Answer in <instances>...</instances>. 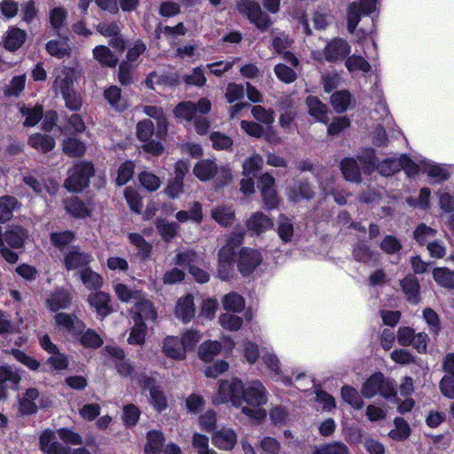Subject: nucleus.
I'll return each instance as SVG.
<instances>
[{
    "mask_svg": "<svg viewBox=\"0 0 454 454\" xmlns=\"http://www.w3.org/2000/svg\"><path fill=\"white\" fill-rule=\"evenodd\" d=\"M268 401L267 391L259 381H254L247 387L238 379L223 380L220 383L214 403H225L231 402L239 408L241 412L256 420L266 418L267 412L262 408Z\"/></svg>",
    "mask_w": 454,
    "mask_h": 454,
    "instance_id": "nucleus-1",
    "label": "nucleus"
},
{
    "mask_svg": "<svg viewBox=\"0 0 454 454\" xmlns=\"http://www.w3.org/2000/svg\"><path fill=\"white\" fill-rule=\"evenodd\" d=\"M94 174L93 166L89 162H80L73 166L68 171V177L64 186L70 192H79L88 186L90 178Z\"/></svg>",
    "mask_w": 454,
    "mask_h": 454,
    "instance_id": "nucleus-2",
    "label": "nucleus"
},
{
    "mask_svg": "<svg viewBox=\"0 0 454 454\" xmlns=\"http://www.w3.org/2000/svg\"><path fill=\"white\" fill-rule=\"evenodd\" d=\"M239 12L245 15L251 23L261 31H266L271 25L270 18L264 13L260 4L254 0H239L237 3Z\"/></svg>",
    "mask_w": 454,
    "mask_h": 454,
    "instance_id": "nucleus-3",
    "label": "nucleus"
},
{
    "mask_svg": "<svg viewBox=\"0 0 454 454\" xmlns=\"http://www.w3.org/2000/svg\"><path fill=\"white\" fill-rule=\"evenodd\" d=\"M361 394L365 398H372L377 394L384 397L395 395V388L392 383L380 372L372 374L361 387Z\"/></svg>",
    "mask_w": 454,
    "mask_h": 454,
    "instance_id": "nucleus-4",
    "label": "nucleus"
},
{
    "mask_svg": "<svg viewBox=\"0 0 454 454\" xmlns=\"http://www.w3.org/2000/svg\"><path fill=\"white\" fill-rule=\"evenodd\" d=\"M211 110V102L206 98H200L197 103L184 101L174 109V115L186 122L193 121L200 114H207Z\"/></svg>",
    "mask_w": 454,
    "mask_h": 454,
    "instance_id": "nucleus-5",
    "label": "nucleus"
},
{
    "mask_svg": "<svg viewBox=\"0 0 454 454\" xmlns=\"http://www.w3.org/2000/svg\"><path fill=\"white\" fill-rule=\"evenodd\" d=\"M221 173L223 184H227L231 179V174L224 167L219 168L215 160H202L197 162L193 168V174L200 181H207L213 178L216 174Z\"/></svg>",
    "mask_w": 454,
    "mask_h": 454,
    "instance_id": "nucleus-6",
    "label": "nucleus"
},
{
    "mask_svg": "<svg viewBox=\"0 0 454 454\" xmlns=\"http://www.w3.org/2000/svg\"><path fill=\"white\" fill-rule=\"evenodd\" d=\"M377 0H360L358 3H352L347 10L348 30L352 34L356 28L361 15H368L375 11Z\"/></svg>",
    "mask_w": 454,
    "mask_h": 454,
    "instance_id": "nucleus-7",
    "label": "nucleus"
},
{
    "mask_svg": "<svg viewBox=\"0 0 454 454\" xmlns=\"http://www.w3.org/2000/svg\"><path fill=\"white\" fill-rule=\"evenodd\" d=\"M261 254L252 248L244 247L239 252L238 268L243 276H249L262 262Z\"/></svg>",
    "mask_w": 454,
    "mask_h": 454,
    "instance_id": "nucleus-8",
    "label": "nucleus"
},
{
    "mask_svg": "<svg viewBox=\"0 0 454 454\" xmlns=\"http://www.w3.org/2000/svg\"><path fill=\"white\" fill-rule=\"evenodd\" d=\"M349 53L350 45L342 38L331 40L324 49V56L328 62L343 60Z\"/></svg>",
    "mask_w": 454,
    "mask_h": 454,
    "instance_id": "nucleus-9",
    "label": "nucleus"
},
{
    "mask_svg": "<svg viewBox=\"0 0 454 454\" xmlns=\"http://www.w3.org/2000/svg\"><path fill=\"white\" fill-rule=\"evenodd\" d=\"M21 377L11 366L0 367V400L7 397V389H17Z\"/></svg>",
    "mask_w": 454,
    "mask_h": 454,
    "instance_id": "nucleus-10",
    "label": "nucleus"
},
{
    "mask_svg": "<svg viewBox=\"0 0 454 454\" xmlns=\"http://www.w3.org/2000/svg\"><path fill=\"white\" fill-rule=\"evenodd\" d=\"M28 231L21 225L12 224L6 228L4 232V243L13 249L23 247Z\"/></svg>",
    "mask_w": 454,
    "mask_h": 454,
    "instance_id": "nucleus-11",
    "label": "nucleus"
},
{
    "mask_svg": "<svg viewBox=\"0 0 454 454\" xmlns=\"http://www.w3.org/2000/svg\"><path fill=\"white\" fill-rule=\"evenodd\" d=\"M273 225V220L260 211L253 213L246 223L247 228L257 235L270 230Z\"/></svg>",
    "mask_w": 454,
    "mask_h": 454,
    "instance_id": "nucleus-12",
    "label": "nucleus"
},
{
    "mask_svg": "<svg viewBox=\"0 0 454 454\" xmlns=\"http://www.w3.org/2000/svg\"><path fill=\"white\" fill-rule=\"evenodd\" d=\"M400 286L406 300L411 304H418L420 301V285L419 279L412 274H408L401 281Z\"/></svg>",
    "mask_w": 454,
    "mask_h": 454,
    "instance_id": "nucleus-13",
    "label": "nucleus"
},
{
    "mask_svg": "<svg viewBox=\"0 0 454 454\" xmlns=\"http://www.w3.org/2000/svg\"><path fill=\"white\" fill-rule=\"evenodd\" d=\"M186 348L178 337L168 336L162 343V352L168 357L176 360L185 358Z\"/></svg>",
    "mask_w": 454,
    "mask_h": 454,
    "instance_id": "nucleus-14",
    "label": "nucleus"
},
{
    "mask_svg": "<svg viewBox=\"0 0 454 454\" xmlns=\"http://www.w3.org/2000/svg\"><path fill=\"white\" fill-rule=\"evenodd\" d=\"M92 260L91 254L73 247L65 256V266L68 270L87 266Z\"/></svg>",
    "mask_w": 454,
    "mask_h": 454,
    "instance_id": "nucleus-15",
    "label": "nucleus"
},
{
    "mask_svg": "<svg viewBox=\"0 0 454 454\" xmlns=\"http://www.w3.org/2000/svg\"><path fill=\"white\" fill-rule=\"evenodd\" d=\"M54 320L59 326L63 327L73 334H81L85 325L74 314L57 313Z\"/></svg>",
    "mask_w": 454,
    "mask_h": 454,
    "instance_id": "nucleus-16",
    "label": "nucleus"
},
{
    "mask_svg": "<svg viewBox=\"0 0 454 454\" xmlns=\"http://www.w3.org/2000/svg\"><path fill=\"white\" fill-rule=\"evenodd\" d=\"M306 106L309 115L317 121L323 123H327L329 121L328 114L330 110L326 105L319 100L318 98L315 96H309L306 99Z\"/></svg>",
    "mask_w": 454,
    "mask_h": 454,
    "instance_id": "nucleus-17",
    "label": "nucleus"
},
{
    "mask_svg": "<svg viewBox=\"0 0 454 454\" xmlns=\"http://www.w3.org/2000/svg\"><path fill=\"white\" fill-rule=\"evenodd\" d=\"M111 297L105 292H95L91 293L88 296L89 304L95 308L98 315L102 317H106L112 312V309L109 305Z\"/></svg>",
    "mask_w": 454,
    "mask_h": 454,
    "instance_id": "nucleus-18",
    "label": "nucleus"
},
{
    "mask_svg": "<svg viewBox=\"0 0 454 454\" xmlns=\"http://www.w3.org/2000/svg\"><path fill=\"white\" fill-rule=\"evenodd\" d=\"M27 39V33L19 27H10L3 39L4 47L10 51H14L20 49Z\"/></svg>",
    "mask_w": 454,
    "mask_h": 454,
    "instance_id": "nucleus-19",
    "label": "nucleus"
},
{
    "mask_svg": "<svg viewBox=\"0 0 454 454\" xmlns=\"http://www.w3.org/2000/svg\"><path fill=\"white\" fill-rule=\"evenodd\" d=\"M213 443L223 450H231L237 442V434L231 428H222L212 437Z\"/></svg>",
    "mask_w": 454,
    "mask_h": 454,
    "instance_id": "nucleus-20",
    "label": "nucleus"
},
{
    "mask_svg": "<svg viewBox=\"0 0 454 454\" xmlns=\"http://www.w3.org/2000/svg\"><path fill=\"white\" fill-rule=\"evenodd\" d=\"M195 315L193 297L187 294L177 301L176 316L183 322H189Z\"/></svg>",
    "mask_w": 454,
    "mask_h": 454,
    "instance_id": "nucleus-21",
    "label": "nucleus"
},
{
    "mask_svg": "<svg viewBox=\"0 0 454 454\" xmlns=\"http://www.w3.org/2000/svg\"><path fill=\"white\" fill-rule=\"evenodd\" d=\"M39 396V391L35 388L31 387L27 389L26 393L23 395L22 397L20 398L19 401V410L20 413L24 415H31L37 411V405L35 404V401Z\"/></svg>",
    "mask_w": 454,
    "mask_h": 454,
    "instance_id": "nucleus-22",
    "label": "nucleus"
},
{
    "mask_svg": "<svg viewBox=\"0 0 454 454\" xmlns=\"http://www.w3.org/2000/svg\"><path fill=\"white\" fill-rule=\"evenodd\" d=\"M74 85V71L68 67H63L59 71L52 88L62 93L72 90Z\"/></svg>",
    "mask_w": 454,
    "mask_h": 454,
    "instance_id": "nucleus-23",
    "label": "nucleus"
},
{
    "mask_svg": "<svg viewBox=\"0 0 454 454\" xmlns=\"http://www.w3.org/2000/svg\"><path fill=\"white\" fill-rule=\"evenodd\" d=\"M213 219L223 227H230L235 221V211L231 207L217 206L211 210Z\"/></svg>",
    "mask_w": 454,
    "mask_h": 454,
    "instance_id": "nucleus-24",
    "label": "nucleus"
},
{
    "mask_svg": "<svg viewBox=\"0 0 454 454\" xmlns=\"http://www.w3.org/2000/svg\"><path fill=\"white\" fill-rule=\"evenodd\" d=\"M28 145L34 149L46 153L55 147L56 143L54 138L49 135L35 133L29 137Z\"/></svg>",
    "mask_w": 454,
    "mask_h": 454,
    "instance_id": "nucleus-25",
    "label": "nucleus"
},
{
    "mask_svg": "<svg viewBox=\"0 0 454 454\" xmlns=\"http://www.w3.org/2000/svg\"><path fill=\"white\" fill-rule=\"evenodd\" d=\"M134 320L144 322L145 320L155 321L157 313L151 301L147 300L136 301Z\"/></svg>",
    "mask_w": 454,
    "mask_h": 454,
    "instance_id": "nucleus-26",
    "label": "nucleus"
},
{
    "mask_svg": "<svg viewBox=\"0 0 454 454\" xmlns=\"http://www.w3.org/2000/svg\"><path fill=\"white\" fill-rule=\"evenodd\" d=\"M353 256L356 261L374 266L379 262V254L371 250L364 243H358L353 250Z\"/></svg>",
    "mask_w": 454,
    "mask_h": 454,
    "instance_id": "nucleus-27",
    "label": "nucleus"
},
{
    "mask_svg": "<svg viewBox=\"0 0 454 454\" xmlns=\"http://www.w3.org/2000/svg\"><path fill=\"white\" fill-rule=\"evenodd\" d=\"M72 301V296L67 291H57L53 293L46 301L47 307L52 311H58L69 307Z\"/></svg>",
    "mask_w": 454,
    "mask_h": 454,
    "instance_id": "nucleus-28",
    "label": "nucleus"
},
{
    "mask_svg": "<svg viewBox=\"0 0 454 454\" xmlns=\"http://www.w3.org/2000/svg\"><path fill=\"white\" fill-rule=\"evenodd\" d=\"M147 442L145 445V454H160L165 437L163 434L157 430L149 431L146 436Z\"/></svg>",
    "mask_w": 454,
    "mask_h": 454,
    "instance_id": "nucleus-29",
    "label": "nucleus"
},
{
    "mask_svg": "<svg viewBox=\"0 0 454 454\" xmlns=\"http://www.w3.org/2000/svg\"><path fill=\"white\" fill-rule=\"evenodd\" d=\"M46 50L49 54L59 59L69 57L71 54V47L67 39L49 41L46 44Z\"/></svg>",
    "mask_w": 454,
    "mask_h": 454,
    "instance_id": "nucleus-30",
    "label": "nucleus"
},
{
    "mask_svg": "<svg viewBox=\"0 0 454 454\" xmlns=\"http://www.w3.org/2000/svg\"><path fill=\"white\" fill-rule=\"evenodd\" d=\"M341 172L348 181L359 183L361 182L360 168L354 159L346 158L341 163Z\"/></svg>",
    "mask_w": 454,
    "mask_h": 454,
    "instance_id": "nucleus-31",
    "label": "nucleus"
},
{
    "mask_svg": "<svg viewBox=\"0 0 454 454\" xmlns=\"http://www.w3.org/2000/svg\"><path fill=\"white\" fill-rule=\"evenodd\" d=\"M433 278L441 286L454 289V271L446 267L435 268L433 270Z\"/></svg>",
    "mask_w": 454,
    "mask_h": 454,
    "instance_id": "nucleus-32",
    "label": "nucleus"
},
{
    "mask_svg": "<svg viewBox=\"0 0 454 454\" xmlns=\"http://www.w3.org/2000/svg\"><path fill=\"white\" fill-rule=\"evenodd\" d=\"M18 206V200L12 196L0 197V223H4L12 219L13 210Z\"/></svg>",
    "mask_w": 454,
    "mask_h": 454,
    "instance_id": "nucleus-33",
    "label": "nucleus"
},
{
    "mask_svg": "<svg viewBox=\"0 0 454 454\" xmlns=\"http://www.w3.org/2000/svg\"><path fill=\"white\" fill-rule=\"evenodd\" d=\"M312 454H350L348 446L341 442H332L314 446Z\"/></svg>",
    "mask_w": 454,
    "mask_h": 454,
    "instance_id": "nucleus-34",
    "label": "nucleus"
},
{
    "mask_svg": "<svg viewBox=\"0 0 454 454\" xmlns=\"http://www.w3.org/2000/svg\"><path fill=\"white\" fill-rule=\"evenodd\" d=\"M93 57L102 65L109 67H115L118 59L114 55L111 50L103 45L96 46L93 50Z\"/></svg>",
    "mask_w": 454,
    "mask_h": 454,
    "instance_id": "nucleus-35",
    "label": "nucleus"
},
{
    "mask_svg": "<svg viewBox=\"0 0 454 454\" xmlns=\"http://www.w3.org/2000/svg\"><path fill=\"white\" fill-rule=\"evenodd\" d=\"M263 159L258 153H254L247 158L243 164V175L245 176H256L257 173L262 168Z\"/></svg>",
    "mask_w": 454,
    "mask_h": 454,
    "instance_id": "nucleus-36",
    "label": "nucleus"
},
{
    "mask_svg": "<svg viewBox=\"0 0 454 454\" xmlns=\"http://www.w3.org/2000/svg\"><path fill=\"white\" fill-rule=\"evenodd\" d=\"M351 103V94L348 90H339L331 96V104L336 113H344Z\"/></svg>",
    "mask_w": 454,
    "mask_h": 454,
    "instance_id": "nucleus-37",
    "label": "nucleus"
},
{
    "mask_svg": "<svg viewBox=\"0 0 454 454\" xmlns=\"http://www.w3.org/2000/svg\"><path fill=\"white\" fill-rule=\"evenodd\" d=\"M80 278L83 285L89 289H98L104 283L102 276L90 268L82 270L80 272Z\"/></svg>",
    "mask_w": 454,
    "mask_h": 454,
    "instance_id": "nucleus-38",
    "label": "nucleus"
},
{
    "mask_svg": "<svg viewBox=\"0 0 454 454\" xmlns=\"http://www.w3.org/2000/svg\"><path fill=\"white\" fill-rule=\"evenodd\" d=\"M20 112L26 117L23 125L25 127H34L42 119L43 110L42 106H35L34 107L22 106Z\"/></svg>",
    "mask_w": 454,
    "mask_h": 454,
    "instance_id": "nucleus-39",
    "label": "nucleus"
},
{
    "mask_svg": "<svg viewBox=\"0 0 454 454\" xmlns=\"http://www.w3.org/2000/svg\"><path fill=\"white\" fill-rule=\"evenodd\" d=\"M62 148L63 152L70 157H82L86 151L85 145L74 137L65 139Z\"/></svg>",
    "mask_w": 454,
    "mask_h": 454,
    "instance_id": "nucleus-40",
    "label": "nucleus"
},
{
    "mask_svg": "<svg viewBox=\"0 0 454 454\" xmlns=\"http://www.w3.org/2000/svg\"><path fill=\"white\" fill-rule=\"evenodd\" d=\"M222 302L225 310L233 311L234 313L240 312L245 308L244 298L234 292L224 295Z\"/></svg>",
    "mask_w": 454,
    "mask_h": 454,
    "instance_id": "nucleus-41",
    "label": "nucleus"
},
{
    "mask_svg": "<svg viewBox=\"0 0 454 454\" xmlns=\"http://www.w3.org/2000/svg\"><path fill=\"white\" fill-rule=\"evenodd\" d=\"M314 192L308 183L299 182L290 190L288 196L291 200L297 202L301 199H311Z\"/></svg>",
    "mask_w": 454,
    "mask_h": 454,
    "instance_id": "nucleus-42",
    "label": "nucleus"
},
{
    "mask_svg": "<svg viewBox=\"0 0 454 454\" xmlns=\"http://www.w3.org/2000/svg\"><path fill=\"white\" fill-rule=\"evenodd\" d=\"M394 424L395 428L388 433L389 437L395 441L407 439L411 433L408 423L403 418H395Z\"/></svg>",
    "mask_w": 454,
    "mask_h": 454,
    "instance_id": "nucleus-43",
    "label": "nucleus"
},
{
    "mask_svg": "<svg viewBox=\"0 0 454 454\" xmlns=\"http://www.w3.org/2000/svg\"><path fill=\"white\" fill-rule=\"evenodd\" d=\"M436 233L437 231L425 223H420L415 229L413 237L420 245H427L428 242H431L435 238Z\"/></svg>",
    "mask_w": 454,
    "mask_h": 454,
    "instance_id": "nucleus-44",
    "label": "nucleus"
},
{
    "mask_svg": "<svg viewBox=\"0 0 454 454\" xmlns=\"http://www.w3.org/2000/svg\"><path fill=\"white\" fill-rule=\"evenodd\" d=\"M221 348L218 341H206L200 345L199 356L205 362H209L220 353Z\"/></svg>",
    "mask_w": 454,
    "mask_h": 454,
    "instance_id": "nucleus-45",
    "label": "nucleus"
},
{
    "mask_svg": "<svg viewBox=\"0 0 454 454\" xmlns=\"http://www.w3.org/2000/svg\"><path fill=\"white\" fill-rule=\"evenodd\" d=\"M345 66L349 72L362 71L368 73L371 70V65L363 57L351 55L346 58Z\"/></svg>",
    "mask_w": 454,
    "mask_h": 454,
    "instance_id": "nucleus-46",
    "label": "nucleus"
},
{
    "mask_svg": "<svg viewBox=\"0 0 454 454\" xmlns=\"http://www.w3.org/2000/svg\"><path fill=\"white\" fill-rule=\"evenodd\" d=\"M342 399L353 408L359 410L364 406V402L356 388L350 386H344L341 388Z\"/></svg>",
    "mask_w": 454,
    "mask_h": 454,
    "instance_id": "nucleus-47",
    "label": "nucleus"
},
{
    "mask_svg": "<svg viewBox=\"0 0 454 454\" xmlns=\"http://www.w3.org/2000/svg\"><path fill=\"white\" fill-rule=\"evenodd\" d=\"M114 292L117 297L123 302L138 301L141 298L139 291L129 289L126 285L122 283L114 285Z\"/></svg>",
    "mask_w": 454,
    "mask_h": 454,
    "instance_id": "nucleus-48",
    "label": "nucleus"
},
{
    "mask_svg": "<svg viewBox=\"0 0 454 454\" xmlns=\"http://www.w3.org/2000/svg\"><path fill=\"white\" fill-rule=\"evenodd\" d=\"M218 321L223 328L229 331H238L243 324V319L240 317L229 312L220 315Z\"/></svg>",
    "mask_w": 454,
    "mask_h": 454,
    "instance_id": "nucleus-49",
    "label": "nucleus"
},
{
    "mask_svg": "<svg viewBox=\"0 0 454 454\" xmlns=\"http://www.w3.org/2000/svg\"><path fill=\"white\" fill-rule=\"evenodd\" d=\"M67 12L63 7H54L50 11L49 19L51 26L58 33L64 27L67 20Z\"/></svg>",
    "mask_w": 454,
    "mask_h": 454,
    "instance_id": "nucleus-50",
    "label": "nucleus"
},
{
    "mask_svg": "<svg viewBox=\"0 0 454 454\" xmlns=\"http://www.w3.org/2000/svg\"><path fill=\"white\" fill-rule=\"evenodd\" d=\"M199 259L198 254L192 249H186L184 251H180L176 254L175 257V264L179 266H187L189 270L191 267H194V263L197 262Z\"/></svg>",
    "mask_w": 454,
    "mask_h": 454,
    "instance_id": "nucleus-51",
    "label": "nucleus"
},
{
    "mask_svg": "<svg viewBox=\"0 0 454 454\" xmlns=\"http://www.w3.org/2000/svg\"><path fill=\"white\" fill-rule=\"evenodd\" d=\"M278 233L285 242L289 241L294 235L293 223L284 215H279L278 219Z\"/></svg>",
    "mask_w": 454,
    "mask_h": 454,
    "instance_id": "nucleus-52",
    "label": "nucleus"
},
{
    "mask_svg": "<svg viewBox=\"0 0 454 454\" xmlns=\"http://www.w3.org/2000/svg\"><path fill=\"white\" fill-rule=\"evenodd\" d=\"M138 178L142 186L149 192H155L161 184L160 177L151 172L143 171Z\"/></svg>",
    "mask_w": 454,
    "mask_h": 454,
    "instance_id": "nucleus-53",
    "label": "nucleus"
},
{
    "mask_svg": "<svg viewBox=\"0 0 454 454\" xmlns=\"http://www.w3.org/2000/svg\"><path fill=\"white\" fill-rule=\"evenodd\" d=\"M157 230L165 240L169 241L176 235L178 225L161 219L157 223Z\"/></svg>",
    "mask_w": 454,
    "mask_h": 454,
    "instance_id": "nucleus-54",
    "label": "nucleus"
},
{
    "mask_svg": "<svg viewBox=\"0 0 454 454\" xmlns=\"http://www.w3.org/2000/svg\"><path fill=\"white\" fill-rule=\"evenodd\" d=\"M378 171L382 176H391L401 169L399 159H387L380 162L377 166Z\"/></svg>",
    "mask_w": 454,
    "mask_h": 454,
    "instance_id": "nucleus-55",
    "label": "nucleus"
},
{
    "mask_svg": "<svg viewBox=\"0 0 454 454\" xmlns=\"http://www.w3.org/2000/svg\"><path fill=\"white\" fill-rule=\"evenodd\" d=\"M124 196L130 209L136 213H140L143 203L139 193L133 188L128 187L124 191Z\"/></svg>",
    "mask_w": 454,
    "mask_h": 454,
    "instance_id": "nucleus-56",
    "label": "nucleus"
},
{
    "mask_svg": "<svg viewBox=\"0 0 454 454\" xmlns=\"http://www.w3.org/2000/svg\"><path fill=\"white\" fill-rule=\"evenodd\" d=\"M381 250L387 254H393L399 252L403 246L398 239L393 235L386 236L380 245Z\"/></svg>",
    "mask_w": 454,
    "mask_h": 454,
    "instance_id": "nucleus-57",
    "label": "nucleus"
},
{
    "mask_svg": "<svg viewBox=\"0 0 454 454\" xmlns=\"http://www.w3.org/2000/svg\"><path fill=\"white\" fill-rule=\"evenodd\" d=\"M251 113L254 119L264 124H271L274 122L273 110L266 109L263 106L257 105L253 106Z\"/></svg>",
    "mask_w": 454,
    "mask_h": 454,
    "instance_id": "nucleus-58",
    "label": "nucleus"
},
{
    "mask_svg": "<svg viewBox=\"0 0 454 454\" xmlns=\"http://www.w3.org/2000/svg\"><path fill=\"white\" fill-rule=\"evenodd\" d=\"M136 324L132 327L128 341L130 344L141 345L145 341L146 326L144 322L135 321Z\"/></svg>",
    "mask_w": 454,
    "mask_h": 454,
    "instance_id": "nucleus-59",
    "label": "nucleus"
},
{
    "mask_svg": "<svg viewBox=\"0 0 454 454\" xmlns=\"http://www.w3.org/2000/svg\"><path fill=\"white\" fill-rule=\"evenodd\" d=\"M277 77L286 83H291L297 78L296 73L284 64H278L274 67Z\"/></svg>",
    "mask_w": 454,
    "mask_h": 454,
    "instance_id": "nucleus-60",
    "label": "nucleus"
},
{
    "mask_svg": "<svg viewBox=\"0 0 454 454\" xmlns=\"http://www.w3.org/2000/svg\"><path fill=\"white\" fill-rule=\"evenodd\" d=\"M163 192L170 199H176L184 192V181L179 177L169 180Z\"/></svg>",
    "mask_w": 454,
    "mask_h": 454,
    "instance_id": "nucleus-61",
    "label": "nucleus"
},
{
    "mask_svg": "<svg viewBox=\"0 0 454 454\" xmlns=\"http://www.w3.org/2000/svg\"><path fill=\"white\" fill-rule=\"evenodd\" d=\"M153 133V123L150 120L139 121L137 125V136L139 140L147 142Z\"/></svg>",
    "mask_w": 454,
    "mask_h": 454,
    "instance_id": "nucleus-62",
    "label": "nucleus"
},
{
    "mask_svg": "<svg viewBox=\"0 0 454 454\" xmlns=\"http://www.w3.org/2000/svg\"><path fill=\"white\" fill-rule=\"evenodd\" d=\"M260 447L263 454H279L281 450L280 442L273 437H263L260 442Z\"/></svg>",
    "mask_w": 454,
    "mask_h": 454,
    "instance_id": "nucleus-63",
    "label": "nucleus"
},
{
    "mask_svg": "<svg viewBox=\"0 0 454 454\" xmlns=\"http://www.w3.org/2000/svg\"><path fill=\"white\" fill-rule=\"evenodd\" d=\"M134 174V164L130 161L123 163L118 169L116 182L118 185L126 184Z\"/></svg>",
    "mask_w": 454,
    "mask_h": 454,
    "instance_id": "nucleus-64",
    "label": "nucleus"
}]
</instances>
